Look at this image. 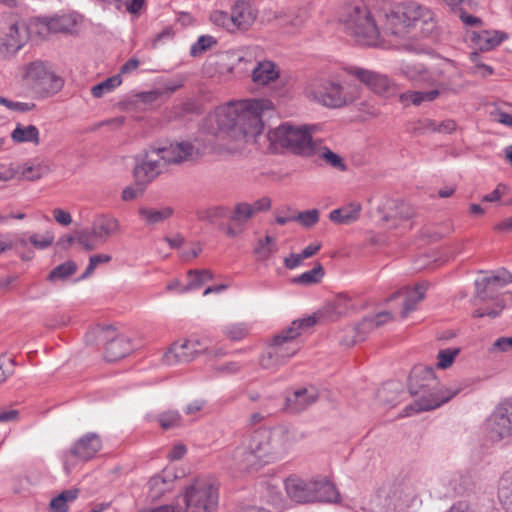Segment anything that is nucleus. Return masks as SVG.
Masks as SVG:
<instances>
[{
	"label": "nucleus",
	"instance_id": "62",
	"mask_svg": "<svg viewBox=\"0 0 512 512\" xmlns=\"http://www.w3.org/2000/svg\"><path fill=\"white\" fill-rule=\"evenodd\" d=\"M173 36H174V31H173L172 27H170V26L165 27L160 33H158L155 36V38L152 42L153 48H156L161 44L171 41L173 39Z\"/></svg>",
	"mask_w": 512,
	"mask_h": 512
},
{
	"label": "nucleus",
	"instance_id": "5",
	"mask_svg": "<svg viewBox=\"0 0 512 512\" xmlns=\"http://www.w3.org/2000/svg\"><path fill=\"white\" fill-rule=\"evenodd\" d=\"M218 504V483L210 477L195 479L186 487L185 494L174 500L175 508H183V512H216Z\"/></svg>",
	"mask_w": 512,
	"mask_h": 512
},
{
	"label": "nucleus",
	"instance_id": "10",
	"mask_svg": "<svg viewBox=\"0 0 512 512\" xmlns=\"http://www.w3.org/2000/svg\"><path fill=\"white\" fill-rule=\"evenodd\" d=\"M413 496L414 492L407 483L387 482L378 489L371 512H400Z\"/></svg>",
	"mask_w": 512,
	"mask_h": 512
},
{
	"label": "nucleus",
	"instance_id": "64",
	"mask_svg": "<svg viewBox=\"0 0 512 512\" xmlns=\"http://www.w3.org/2000/svg\"><path fill=\"white\" fill-rule=\"evenodd\" d=\"M183 508L177 507L175 508L174 501L168 505H162L155 508H146L142 509L139 512H183Z\"/></svg>",
	"mask_w": 512,
	"mask_h": 512
},
{
	"label": "nucleus",
	"instance_id": "28",
	"mask_svg": "<svg viewBox=\"0 0 512 512\" xmlns=\"http://www.w3.org/2000/svg\"><path fill=\"white\" fill-rule=\"evenodd\" d=\"M360 211V203L353 202L347 206L332 210L329 214V219L337 224H350L359 218Z\"/></svg>",
	"mask_w": 512,
	"mask_h": 512
},
{
	"label": "nucleus",
	"instance_id": "39",
	"mask_svg": "<svg viewBox=\"0 0 512 512\" xmlns=\"http://www.w3.org/2000/svg\"><path fill=\"white\" fill-rule=\"evenodd\" d=\"M122 83V78L120 75H114L105 79L104 81L94 85L91 88V94L95 98H101L105 94L111 92L113 89L118 87Z\"/></svg>",
	"mask_w": 512,
	"mask_h": 512
},
{
	"label": "nucleus",
	"instance_id": "30",
	"mask_svg": "<svg viewBox=\"0 0 512 512\" xmlns=\"http://www.w3.org/2000/svg\"><path fill=\"white\" fill-rule=\"evenodd\" d=\"M80 17L75 14H64L50 18L46 25L52 33L72 32L79 22Z\"/></svg>",
	"mask_w": 512,
	"mask_h": 512
},
{
	"label": "nucleus",
	"instance_id": "41",
	"mask_svg": "<svg viewBox=\"0 0 512 512\" xmlns=\"http://www.w3.org/2000/svg\"><path fill=\"white\" fill-rule=\"evenodd\" d=\"M276 250L275 238L270 235H266L264 239H260L254 248L255 254L258 259L261 260L268 258L272 253L276 252Z\"/></svg>",
	"mask_w": 512,
	"mask_h": 512
},
{
	"label": "nucleus",
	"instance_id": "38",
	"mask_svg": "<svg viewBox=\"0 0 512 512\" xmlns=\"http://www.w3.org/2000/svg\"><path fill=\"white\" fill-rule=\"evenodd\" d=\"M77 271V265L73 261H67L56 266L50 271L48 280L51 282L64 281Z\"/></svg>",
	"mask_w": 512,
	"mask_h": 512
},
{
	"label": "nucleus",
	"instance_id": "49",
	"mask_svg": "<svg viewBox=\"0 0 512 512\" xmlns=\"http://www.w3.org/2000/svg\"><path fill=\"white\" fill-rule=\"evenodd\" d=\"M159 423L165 430L178 427L181 423V416L177 411H167L159 416Z\"/></svg>",
	"mask_w": 512,
	"mask_h": 512
},
{
	"label": "nucleus",
	"instance_id": "8",
	"mask_svg": "<svg viewBox=\"0 0 512 512\" xmlns=\"http://www.w3.org/2000/svg\"><path fill=\"white\" fill-rule=\"evenodd\" d=\"M238 131L243 138L256 137L264 128V117L274 111L269 99H246L236 102Z\"/></svg>",
	"mask_w": 512,
	"mask_h": 512
},
{
	"label": "nucleus",
	"instance_id": "63",
	"mask_svg": "<svg viewBox=\"0 0 512 512\" xmlns=\"http://www.w3.org/2000/svg\"><path fill=\"white\" fill-rule=\"evenodd\" d=\"M371 320L373 321L374 327L379 328L393 320V315L389 311H382L377 313L374 316H370Z\"/></svg>",
	"mask_w": 512,
	"mask_h": 512
},
{
	"label": "nucleus",
	"instance_id": "32",
	"mask_svg": "<svg viewBox=\"0 0 512 512\" xmlns=\"http://www.w3.org/2000/svg\"><path fill=\"white\" fill-rule=\"evenodd\" d=\"M270 148L275 153H285L288 149V124L283 123L268 134Z\"/></svg>",
	"mask_w": 512,
	"mask_h": 512
},
{
	"label": "nucleus",
	"instance_id": "17",
	"mask_svg": "<svg viewBox=\"0 0 512 512\" xmlns=\"http://www.w3.org/2000/svg\"><path fill=\"white\" fill-rule=\"evenodd\" d=\"M28 40L27 29L24 25L11 24L0 32V59H12Z\"/></svg>",
	"mask_w": 512,
	"mask_h": 512
},
{
	"label": "nucleus",
	"instance_id": "59",
	"mask_svg": "<svg viewBox=\"0 0 512 512\" xmlns=\"http://www.w3.org/2000/svg\"><path fill=\"white\" fill-rule=\"evenodd\" d=\"M146 185L127 186L123 189L121 198L123 201H131L143 194Z\"/></svg>",
	"mask_w": 512,
	"mask_h": 512
},
{
	"label": "nucleus",
	"instance_id": "42",
	"mask_svg": "<svg viewBox=\"0 0 512 512\" xmlns=\"http://www.w3.org/2000/svg\"><path fill=\"white\" fill-rule=\"evenodd\" d=\"M315 324H317V319L313 315L293 320L290 323V341Z\"/></svg>",
	"mask_w": 512,
	"mask_h": 512
},
{
	"label": "nucleus",
	"instance_id": "54",
	"mask_svg": "<svg viewBox=\"0 0 512 512\" xmlns=\"http://www.w3.org/2000/svg\"><path fill=\"white\" fill-rule=\"evenodd\" d=\"M110 260H111V256L108 254H97V255L91 256L89 259V264H88L85 272L82 274L81 278L85 279V278L89 277L90 275H92V273L94 272L95 268L98 265L103 264V263H108Z\"/></svg>",
	"mask_w": 512,
	"mask_h": 512
},
{
	"label": "nucleus",
	"instance_id": "40",
	"mask_svg": "<svg viewBox=\"0 0 512 512\" xmlns=\"http://www.w3.org/2000/svg\"><path fill=\"white\" fill-rule=\"evenodd\" d=\"M440 94L439 89H433L430 91H411L401 95L402 100H410L414 105H420L425 101H433Z\"/></svg>",
	"mask_w": 512,
	"mask_h": 512
},
{
	"label": "nucleus",
	"instance_id": "43",
	"mask_svg": "<svg viewBox=\"0 0 512 512\" xmlns=\"http://www.w3.org/2000/svg\"><path fill=\"white\" fill-rule=\"evenodd\" d=\"M290 221L298 222L304 228H311L319 221V211L317 209L298 212L290 216Z\"/></svg>",
	"mask_w": 512,
	"mask_h": 512
},
{
	"label": "nucleus",
	"instance_id": "26",
	"mask_svg": "<svg viewBox=\"0 0 512 512\" xmlns=\"http://www.w3.org/2000/svg\"><path fill=\"white\" fill-rule=\"evenodd\" d=\"M276 64L269 60L259 61L252 70V81L257 86H265L279 78Z\"/></svg>",
	"mask_w": 512,
	"mask_h": 512
},
{
	"label": "nucleus",
	"instance_id": "3",
	"mask_svg": "<svg viewBox=\"0 0 512 512\" xmlns=\"http://www.w3.org/2000/svg\"><path fill=\"white\" fill-rule=\"evenodd\" d=\"M460 390L459 387L441 388L432 367H415L410 376L409 391L418 398L413 405L405 408V415L436 409L456 396Z\"/></svg>",
	"mask_w": 512,
	"mask_h": 512
},
{
	"label": "nucleus",
	"instance_id": "34",
	"mask_svg": "<svg viewBox=\"0 0 512 512\" xmlns=\"http://www.w3.org/2000/svg\"><path fill=\"white\" fill-rule=\"evenodd\" d=\"M138 213L147 225H155L168 219L173 214V210L170 207L161 209L141 207Z\"/></svg>",
	"mask_w": 512,
	"mask_h": 512
},
{
	"label": "nucleus",
	"instance_id": "36",
	"mask_svg": "<svg viewBox=\"0 0 512 512\" xmlns=\"http://www.w3.org/2000/svg\"><path fill=\"white\" fill-rule=\"evenodd\" d=\"M325 275L323 266L317 263L311 270L294 277L291 282L299 285L310 286L321 282Z\"/></svg>",
	"mask_w": 512,
	"mask_h": 512
},
{
	"label": "nucleus",
	"instance_id": "6",
	"mask_svg": "<svg viewBox=\"0 0 512 512\" xmlns=\"http://www.w3.org/2000/svg\"><path fill=\"white\" fill-rule=\"evenodd\" d=\"M315 502L339 503L335 485L323 478H303L290 475V505Z\"/></svg>",
	"mask_w": 512,
	"mask_h": 512
},
{
	"label": "nucleus",
	"instance_id": "4",
	"mask_svg": "<svg viewBox=\"0 0 512 512\" xmlns=\"http://www.w3.org/2000/svg\"><path fill=\"white\" fill-rule=\"evenodd\" d=\"M274 454L270 433L266 430H256L247 441L234 449L229 466L238 472L257 471L273 460Z\"/></svg>",
	"mask_w": 512,
	"mask_h": 512
},
{
	"label": "nucleus",
	"instance_id": "48",
	"mask_svg": "<svg viewBox=\"0 0 512 512\" xmlns=\"http://www.w3.org/2000/svg\"><path fill=\"white\" fill-rule=\"evenodd\" d=\"M214 44H216V40L212 36H200L197 42L191 46L190 53L192 56H198L210 49Z\"/></svg>",
	"mask_w": 512,
	"mask_h": 512
},
{
	"label": "nucleus",
	"instance_id": "47",
	"mask_svg": "<svg viewBox=\"0 0 512 512\" xmlns=\"http://www.w3.org/2000/svg\"><path fill=\"white\" fill-rule=\"evenodd\" d=\"M211 369L220 376L234 375L240 372L241 365L236 361H229L221 364L211 363Z\"/></svg>",
	"mask_w": 512,
	"mask_h": 512
},
{
	"label": "nucleus",
	"instance_id": "27",
	"mask_svg": "<svg viewBox=\"0 0 512 512\" xmlns=\"http://www.w3.org/2000/svg\"><path fill=\"white\" fill-rule=\"evenodd\" d=\"M119 230V221L108 215L99 216L92 225V234L100 242H106L110 236L116 234Z\"/></svg>",
	"mask_w": 512,
	"mask_h": 512
},
{
	"label": "nucleus",
	"instance_id": "46",
	"mask_svg": "<svg viewBox=\"0 0 512 512\" xmlns=\"http://www.w3.org/2000/svg\"><path fill=\"white\" fill-rule=\"evenodd\" d=\"M459 353V348H447L440 350L437 355V367L440 369H446L450 367Z\"/></svg>",
	"mask_w": 512,
	"mask_h": 512
},
{
	"label": "nucleus",
	"instance_id": "31",
	"mask_svg": "<svg viewBox=\"0 0 512 512\" xmlns=\"http://www.w3.org/2000/svg\"><path fill=\"white\" fill-rule=\"evenodd\" d=\"M315 155H317L319 159H321L327 166L333 169L339 170L341 172L347 170V165L344 159L327 146L322 145L321 140L315 149Z\"/></svg>",
	"mask_w": 512,
	"mask_h": 512
},
{
	"label": "nucleus",
	"instance_id": "13",
	"mask_svg": "<svg viewBox=\"0 0 512 512\" xmlns=\"http://www.w3.org/2000/svg\"><path fill=\"white\" fill-rule=\"evenodd\" d=\"M204 128L212 135H217L221 132H232L235 136L238 135L236 102L218 107L213 114L206 118Z\"/></svg>",
	"mask_w": 512,
	"mask_h": 512
},
{
	"label": "nucleus",
	"instance_id": "24",
	"mask_svg": "<svg viewBox=\"0 0 512 512\" xmlns=\"http://www.w3.org/2000/svg\"><path fill=\"white\" fill-rule=\"evenodd\" d=\"M349 310V299L340 296L335 301L327 303L321 309L313 314L318 322L336 321L346 315Z\"/></svg>",
	"mask_w": 512,
	"mask_h": 512
},
{
	"label": "nucleus",
	"instance_id": "7",
	"mask_svg": "<svg viewBox=\"0 0 512 512\" xmlns=\"http://www.w3.org/2000/svg\"><path fill=\"white\" fill-rule=\"evenodd\" d=\"M22 81L35 95L45 98L58 93L64 80L48 61L35 60L23 66Z\"/></svg>",
	"mask_w": 512,
	"mask_h": 512
},
{
	"label": "nucleus",
	"instance_id": "60",
	"mask_svg": "<svg viewBox=\"0 0 512 512\" xmlns=\"http://www.w3.org/2000/svg\"><path fill=\"white\" fill-rule=\"evenodd\" d=\"M309 17V9L307 6H301L293 12V19L290 20V26L300 27Z\"/></svg>",
	"mask_w": 512,
	"mask_h": 512
},
{
	"label": "nucleus",
	"instance_id": "33",
	"mask_svg": "<svg viewBox=\"0 0 512 512\" xmlns=\"http://www.w3.org/2000/svg\"><path fill=\"white\" fill-rule=\"evenodd\" d=\"M11 138L16 143L30 142L33 144H39V130L34 125H21L17 124L12 131Z\"/></svg>",
	"mask_w": 512,
	"mask_h": 512
},
{
	"label": "nucleus",
	"instance_id": "61",
	"mask_svg": "<svg viewBox=\"0 0 512 512\" xmlns=\"http://www.w3.org/2000/svg\"><path fill=\"white\" fill-rule=\"evenodd\" d=\"M15 363L13 359L0 357V385L13 373Z\"/></svg>",
	"mask_w": 512,
	"mask_h": 512
},
{
	"label": "nucleus",
	"instance_id": "58",
	"mask_svg": "<svg viewBox=\"0 0 512 512\" xmlns=\"http://www.w3.org/2000/svg\"><path fill=\"white\" fill-rule=\"evenodd\" d=\"M512 350V336L511 337H500L494 341L489 351L495 352H509Z\"/></svg>",
	"mask_w": 512,
	"mask_h": 512
},
{
	"label": "nucleus",
	"instance_id": "51",
	"mask_svg": "<svg viewBox=\"0 0 512 512\" xmlns=\"http://www.w3.org/2000/svg\"><path fill=\"white\" fill-rule=\"evenodd\" d=\"M504 36L495 32L493 35H490L489 32H485L482 36H480V48L481 50H491L496 46L500 45L503 41Z\"/></svg>",
	"mask_w": 512,
	"mask_h": 512
},
{
	"label": "nucleus",
	"instance_id": "1",
	"mask_svg": "<svg viewBox=\"0 0 512 512\" xmlns=\"http://www.w3.org/2000/svg\"><path fill=\"white\" fill-rule=\"evenodd\" d=\"M339 22L357 43L367 46L377 45L381 33L405 38L410 34L429 36L436 29L434 13L413 2L399 5L386 13L380 29L362 0L346 3L340 10Z\"/></svg>",
	"mask_w": 512,
	"mask_h": 512
},
{
	"label": "nucleus",
	"instance_id": "56",
	"mask_svg": "<svg viewBox=\"0 0 512 512\" xmlns=\"http://www.w3.org/2000/svg\"><path fill=\"white\" fill-rule=\"evenodd\" d=\"M93 239H95V237L92 234V230L90 232L80 231L76 235V241L87 251H91L96 248V244Z\"/></svg>",
	"mask_w": 512,
	"mask_h": 512
},
{
	"label": "nucleus",
	"instance_id": "20",
	"mask_svg": "<svg viewBox=\"0 0 512 512\" xmlns=\"http://www.w3.org/2000/svg\"><path fill=\"white\" fill-rule=\"evenodd\" d=\"M402 73L414 84H428L437 85L443 90H452L454 92L457 89L448 81H439L437 75L434 72L429 71L423 64H408L402 68Z\"/></svg>",
	"mask_w": 512,
	"mask_h": 512
},
{
	"label": "nucleus",
	"instance_id": "57",
	"mask_svg": "<svg viewBox=\"0 0 512 512\" xmlns=\"http://www.w3.org/2000/svg\"><path fill=\"white\" fill-rule=\"evenodd\" d=\"M196 276H200L198 273V270L188 271V279H189L188 283L184 287H182V289L180 290V293H185L190 290L198 289L199 287H201L204 284L201 277H196Z\"/></svg>",
	"mask_w": 512,
	"mask_h": 512
},
{
	"label": "nucleus",
	"instance_id": "14",
	"mask_svg": "<svg viewBox=\"0 0 512 512\" xmlns=\"http://www.w3.org/2000/svg\"><path fill=\"white\" fill-rule=\"evenodd\" d=\"M317 130L316 125H294L290 123V153L304 158L314 156L320 140H313L312 135Z\"/></svg>",
	"mask_w": 512,
	"mask_h": 512
},
{
	"label": "nucleus",
	"instance_id": "9",
	"mask_svg": "<svg viewBox=\"0 0 512 512\" xmlns=\"http://www.w3.org/2000/svg\"><path fill=\"white\" fill-rule=\"evenodd\" d=\"M304 94L309 99L328 108H341L359 98L356 86H343L333 80H323L318 87H306Z\"/></svg>",
	"mask_w": 512,
	"mask_h": 512
},
{
	"label": "nucleus",
	"instance_id": "25",
	"mask_svg": "<svg viewBox=\"0 0 512 512\" xmlns=\"http://www.w3.org/2000/svg\"><path fill=\"white\" fill-rule=\"evenodd\" d=\"M231 15L235 30L247 29L256 18V13L248 0H237L232 8Z\"/></svg>",
	"mask_w": 512,
	"mask_h": 512
},
{
	"label": "nucleus",
	"instance_id": "18",
	"mask_svg": "<svg viewBox=\"0 0 512 512\" xmlns=\"http://www.w3.org/2000/svg\"><path fill=\"white\" fill-rule=\"evenodd\" d=\"M288 330H282L281 333L274 336L272 342L267 346L265 352L259 359L262 368L275 370L285 363L287 355Z\"/></svg>",
	"mask_w": 512,
	"mask_h": 512
},
{
	"label": "nucleus",
	"instance_id": "44",
	"mask_svg": "<svg viewBox=\"0 0 512 512\" xmlns=\"http://www.w3.org/2000/svg\"><path fill=\"white\" fill-rule=\"evenodd\" d=\"M254 215L252 205L246 202L238 203L235 206L231 220L243 224L246 223Z\"/></svg>",
	"mask_w": 512,
	"mask_h": 512
},
{
	"label": "nucleus",
	"instance_id": "22",
	"mask_svg": "<svg viewBox=\"0 0 512 512\" xmlns=\"http://www.w3.org/2000/svg\"><path fill=\"white\" fill-rule=\"evenodd\" d=\"M319 399V390L313 385L297 388L290 399V414H300Z\"/></svg>",
	"mask_w": 512,
	"mask_h": 512
},
{
	"label": "nucleus",
	"instance_id": "45",
	"mask_svg": "<svg viewBox=\"0 0 512 512\" xmlns=\"http://www.w3.org/2000/svg\"><path fill=\"white\" fill-rule=\"evenodd\" d=\"M210 20L213 24L223 27L228 31H235L231 13L228 14L225 11L217 10L211 13Z\"/></svg>",
	"mask_w": 512,
	"mask_h": 512
},
{
	"label": "nucleus",
	"instance_id": "12",
	"mask_svg": "<svg viewBox=\"0 0 512 512\" xmlns=\"http://www.w3.org/2000/svg\"><path fill=\"white\" fill-rule=\"evenodd\" d=\"M102 449V440L97 433L88 432L81 436L63 456L64 469L67 473L79 462H87Z\"/></svg>",
	"mask_w": 512,
	"mask_h": 512
},
{
	"label": "nucleus",
	"instance_id": "23",
	"mask_svg": "<svg viewBox=\"0 0 512 512\" xmlns=\"http://www.w3.org/2000/svg\"><path fill=\"white\" fill-rule=\"evenodd\" d=\"M427 289L426 284H417L413 289L403 288L394 292L390 297L387 298V302H390L401 295H405L403 307L401 311V318H406L408 314L416 309L417 304L424 299L425 291Z\"/></svg>",
	"mask_w": 512,
	"mask_h": 512
},
{
	"label": "nucleus",
	"instance_id": "15",
	"mask_svg": "<svg viewBox=\"0 0 512 512\" xmlns=\"http://www.w3.org/2000/svg\"><path fill=\"white\" fill-rule=\"evenodd\" d=\"M490 438L502 440L512 435V400L500 403L488 419Z\"/></svg>",
	"mask_w": 512,
	"mask_h": 512
},
{
	"label": "nucleus",
	"instance_id": "16",
	"mask_svg": "<svg viewBox=\"0 0 512 512\" xmlns=\"http://www.w3.org/2000/svg\"><path fill=\"white\" fill-rule=\"evenodd\" d=\"M510 283H512V274L504 268L495 271L490 276L477 279L475 281V302L496 300L497 293L495 291V287H504Z\"/></svg>",
	"mask_w": 512,
	"mask_h": 512
},
{
	"label": "nucleus",
	"instance_id": "2",
	"mask_svg": "<svg viewBox=\"0 0 512 512\" xmlns=\"http://www.w3.org/2000/svg\"><path fill=\"white\" fill-rule=\"evenodd\" d=\"M203 150L190 142L168 146H151L137 157L133 174L138 185H147L165 171L170 164H179L198 158Z\"/></svg>",
	"mask_w": 512,
	"mask_h": 512
},
{
	"label": "nucleus",
	"instance_id": "21",
	"mask_svg": "<svg viewBox=\"0 0 512 512\" xmlns=\"http://www.w3.org/2000/svg\"><path fill=\"white\" fill-rule=\"evenodd\" d=\"M349 73L354 75L369 89L377 94H384L389 92L392 85L390 79L386 75L371 70L352 67L349 69Z\"/></svg>",
	"mask_w": 512,
	"mask_h": 512
},
{
	"label": "nucleus",
	"instance_id": "55",
	"mask_svg": "<svg viewBox=\"0 0 512 512\" xmlns=\"http://www.w3.org/2000/svg\"><path fill=\"white\" fill-rule=\"evenodd\" d=\"M148 485L152 498L159 497L168 489L166 481L160 476L151 478Z\"/></svg>",
	"mask_w": 512,
	"mask_h": 512
},
{
	"label": "nucleus",
	"instance_id": "11",
	"mask_svg": "<svg viewBox=\"0 0 512 512\" xmlns=\"http://www.w3.org/2000/svg\"><path fill=\"white\" fill-rule=\"evenodd\" d=\"M87 343L105 344L104 357L113 362L125 357L131 351L130 341L123 335H118L115 328L96 327L86 334Z\"/></svg>",
	"mask_w": 512,
	"mask_h": 512
},
{
	"label": "nucleus",
	"instance_id": "53",
	"mask_svg": "<svg viewBox=\"0 0 512 512\" xmlns=\"http://www.w3.org/2000/svg\"><path fill=\"white\" fill-rule=\"evenodd\" d=\"M48 169L42 165H28L26 164L22 170V175L27 180L33 181L40 179L47 173Z\"/></svg>",
	"mask_w": 512,
	"mask_h": 512
},
{
	"label": "nucleus",
	"instance_id": "37",
	"mask_svg": "<svg viewBox=\"0 0 512 512\" xmlns=\"http://www.w3.org/2000/svg\"><path fill=\"white\" fill-rule=\"evenodd\" d=\"M498 497L506 512H512V480L505 475L500 479Z\"/></svg>",
	"mask_w": 512,
	"mask_h": 512
},
{
	"label": "nucleus",
	"instance_id": "50",
	"mask_svg": "<svg viewBox=\"0 0 512 512\" xmlns=\"http://www.w3.org/2000/svg\"><path fill=\"white\" fill-rule=\"evenodd\" d=\"M223 332L230 340L238 341L247 335L248 329L245 324L238 323L225 326Z\"/></svg>",
	"mask_w": 512,
	"mask_h": 512
},
{
	"label": "nucleus",
	"instance_id": "35",
	"mask_svg": "<svg viewBox=\"0 0 512 512\" xmlns=\"http://www.w3.org/2000/svg\"><path fill=\"white\" fill-rule=\"evenodd\" d=\"M78 489H68L54 497L50 502V509L53 512H68V504L77 499Z\"/></svg>",
	"mask_w": 512,
	"mask_h": 512
},
{
	"label": "nucleus",
	"instance_id": "52",
	"mask_svg": "<svg viewBox=\"0 0 512 512\" xmlns=\"http://www.w3.org/2000/svg\"><path fill=\"white\" fill-rule=\"evenodd\" d=\"M30 243L37 249H45L52 245L54 241V234L46 231L43 235L33 234L29 238Z\"/></svg>",
	"mask_w": 512,
	"mask_h": 512
},
{
	"label": "nucleus",
	"instance_id": "19",
	"mask_svg": "<svg viewBox=\"0 0 512 512\" xmlns=\"http://www.w3.org/2000/svg\"><path fill=\"white\" fill-rule=\"evenodd\" d=\"M201 346L202 344L198 339L174 342L164 354L163 361L170 366L190 362L197 357Z\"/></svg>",
	"mask_w": 512,
	"mask_h": 512
},
{
	"label": "nucleus",
	"instance_id": "29",
	"mask_svg": "<svg viewBox=\"0 0 512 512\" xmlns=\"http://www.w3.org/2000/svg\"><path fill=\"white\" fill-rule=\"evenodd\" d=\"M375 329L373 321L369 317H364L358 324L349 327L352 334L351 339H342L341 345L350 347L366 339L367 335Z\"/></svg>",
	"mask_w": 512,
	"mask_h": 512
}]
</instances>
